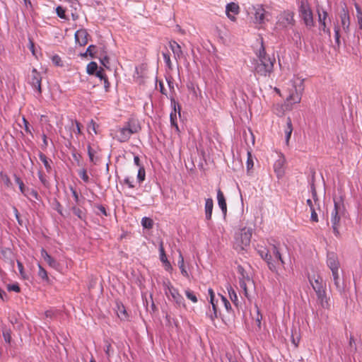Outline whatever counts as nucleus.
I'll return each mask as SVG.
<instances>
[{"label":"nucleus","mask_w":362,"mask_h":362,"mask_svg":"<svg viewBox=\"0 0 362 362\" xmlns=\"http://www.w3.org/2000/svg\"><path fill=\"white\" fill-rule=\"evenodd\" d=\"M258 60L255 66V71L257 74L262 76H269L273 72L274 65L276 62L274 57H269L265 51V48L262 46L257 54Z\"/></svg>","instance_id":"f257e3e1"},{"label":"nucleus","mask_w":362,"mask_h":362,"mask_svg":"<svg viewBox=\"0 0 362 362\" xmlns=\"http://www.w3.org/2000/svg\"><path fill=\"white\" fill-rule=\"evenodd\" d=\"M309 282L313 290L315 291L317 300L320 305L325 309H329V298L327 296L326 284L320 275L309 276Z\"/></svg>","instance_id":"f03ea898"},{"label":"nucleus","mask_w":362,"mask_h":362,"mask_svg":"<svg viewBox=\"0 0 362 362\" xmlns=\"http://www.w3.org/2000/svg\"><path fill=\"white\" fill-rule=\"evenodd\" d=\"M303 79L299 77H294L290 81L288 88V95L286 101L291 104L299 103L301 100L302 93L304 90Z\"/></svg>","instance_id":"7ed1b4c3"},{"label":"nucleus","mask_w":362,"mask_h":362,"mask_svg":"<svg viewBox=\"0 0 362 362\" xmlns=\"http://www.w3.org/2000/svg\"><path fill=\"white\" fill-rule=\"evenodd\" d=\"M252 235V229L248 227H244L235 234L233 243L234 248L238 251H243L250 246L251 238Z\"/></svg>","instance_id":"20e7f679"},{"label":"nucleus","mask_w":362,"mask_h":362,"mask_svg":"<svg viewBox=\"0 0 362 362\" xmlns=\"http://www.w3.org/2000/svg\"><path fill=\"white\" fill-rule=\"evenodd\" d=\"M252 10L253 11L254 23L260 26L265 24L266 22L269 21L272 18L271 13L266 10L264 6L262 4L252 6Z\"/></svg>","instance_id":"39448f33"},{"label":"nucleus","mask_w":362,"mask_h":362,"mask_svg":"<svg viewBox=\"0 0 362 362\" xmlns=\"http://www.w3.org/2000/svg\"><path fill=\"white\" fill-rule=\"evenodd\" d=\"M27 81L37 92V95L41 96L42 93V76L35 68H33L30 72L28 74Z\"/></svg>","instance_id":"423d86ee"},{"label":"nucleus","mask_w":362,"mask_h":362,"mask_svg":"<svg viewBox=\"0 0 362 362\" xmlns=\"http://www.w3.org/2000/svg\"><path fill=\"white\" fill-rule=\"evenodd\" d=\"M165 293L168 298L171 296L177 307L186 308L184 298L179 293L178 290L173 287L170 283L165 284Z\"/></svg>","instance_id":"0eeeda50"},{"label":"nucleus","mask_w":362,"mask_h":362,"mask_svg":"<svg viewBox=\"0 0 362 362\" xmlns=\"http://www.w3.org/2000/svg\"><path fill=\"white\" fill-rule=\"evenodd\" d=\"M294 23L293 13L288 11H284L277 17L276 28L282 30L293 25Z\"/></svg>","instance_id":"6e6552de"},{"label":"nucleus","mask_w":362,"mask_h":362,"mask_svg":"<svg viewBox=\"0 0 362 362\" xmlns=\"http://www.w3.org/2000/svg\"><path fill=\"white\" fill-rule=\"evenodd\" d=\"M300 16L303 20L305 25L308 28L314 27L315 22L313 19V14L310 6L307 2H302L300 6Z\"/></svg>","instance_id":"1a4fd4ad"},{"label":"nucleus","mask_w":362,"mask_h":362,"mask_svg":"<svg viewBox=\"0 0 362 362\" xmlns=\"http://www.w3.org/2000/svg\"><path fill=\"white\" fill-rule=\"evenodd\" d=\"M136 132V129L132 128L129 124L127 127L118 128L117 129H116L114 138L116 139L119 142H126L130 139L131 136L133 134Z\"/></svg>","instance_id":"9d476101"},{"label":"nucleus","mask_w":362,"mask_h":362,"mask_svg":"<svg viewBox=\"0 0 362 362\" xmlns=\"http://www.w3.org/2000/svg\"><path fill=\"white\" fill-rule=\"evenodd\" d=\"M340 206L334 202V207L331 213V223L334 234L338 237L339 236V225H340V216H339Z\"/></svg>","instance_id":"9b49d317"},{"label":"nucleus","mask_w":362,"mask_h":362,"mask_svg":"<svg viewBox=\"0 0 362 362\" xmlns=\"http://www.w3.org/2000/svg\"><path fill=\"white\" fill-rule=\"evenodd\" d=\"M318 15V22L320 25V30H322L324 33L327 34L329 37H331V31L327 25L328 13L325 10L317 9Z\"/></svg>","instance_id":"f8f14e48"},{"label":"nucleus","mask_w":362,"mask_h":362,"mask_svg":"<svg viewBox=\"0 0 362 362\" xmlns=\"http://www.w3.org/2000/svg\"><path fill=\"white\" fill-rule=\"evenodd\" d=\"M285 163V157L282 154L279 155L274 164V170L278 177H281L284 175Z\"/></svg>","instance_id":"ddd939ff"},{"label":"nucleus","mask_w":362,"mask_h":362,"mask_svg":"<svg viewBox=\"0 0 362 362\" xmlns=\"http://www.w3.org/2000/svg\"><path fill=\"white\" fill-rule=\"evenodd\" d=\"M240 12V7L238 4L234 2H230L226 6V13L228 18L232 21H235L236 18L235 15H238Z\"/></svg>","instance_id":"4468645a"},{"label":"nucleus","mask_w":362,"mask_h":362,"mask_svg":"<svg viewBox=\"0 0 362 362\" xmlns=\"http://www.w3.org/2000/svg\"><path fill=\"white\" fill-rule=\"evenodd\" d=\"M327 264L331 271L339 270L340 264L335 253L329 252L327 254Z\"/></svg>","instance_id":"2eb2a0df"},{"label":"nucleus","mask_w":362,"mask_h":362,"mask_svg":"<svg viewBox=\"0 0 362 362\" xmlns=\"http://www.w3.org/2000/svg\"><path fill=\"white\" fill-rule=\"evenodd\" d=\"M341 25L343 30L348 33L349 32L350 26V16L349 11L346 8H343L340 13Z\"/></svg>","instance_id":"dca6fc26"},{"label":"nucleus","mask_w":362,"mask_h":362,"mask_svg":"<svg viewBox=\"0 0 362 362\" xmlns=\"http://www.w3.org/2000/svg\"><path fill=\"white\" fill-rule=\"evenodd\" d=\"M88 33L85 29L78 30L75 33V40L80 46H85L88 43Z\"/></svg>","instance_id":"f3484780"},{"label":"nucleus","mask_w":362,"mask_h":362,"mask_svg":"<svg viewBox=\"0 0 362 362\" xmlns=\"http://www.w3.org/2000/svg\"><path fill=\"white\" fill-rule=\"evenodd\" d=\"M209 293L210 296V303L212 305V311L209 310V312L206 313V315L210 318L211 320L214 321L218 317L217 308L214 303L215 294L211 288L209 289Z\"/></svg>","instance_id":"a211bd4d"},{"label":"nucleus","mask_w":362,"mask_h":362,"mask_svg":"<svg viewBox=\"0 0 362 362\" xmlns=\"http://www.w3.org/2000/svg\"><path fill=\"white\" fill-rule=\"evenodd\" d=\"M169 47L174 54L175 60L177 62L180 60L183 54L180 45L177 42L173 40L169 42Z\"/></svg>","instance_id":"6ab92c4d"},{"label":"nucleus","mask_w":362,"mask_h":362,"mask_svg":"<svg viewBox=\"0 0 362 362\" xmlns=\"http://www.w3.org/2000/svg\"><path fill=\"white\" fill-rule=\"evenodd\" d=\"M269 250L272 257V262H280L282 265H284L285 262L277 247L273 245Z\"/></svg>","instance_id":"aec40b11"},{"label":"nucleus","mask_w":362,"mask_h":362,"mask_svg":"<svg viewBox=\"0 0 362 362\" xmlns=\"http://www.w3.org/2000/svg\"><path fill=\"white\" fill-rule=\"evenodd\" d=\"M217 200L218 204L221 208L223 214H226L227 212V204L224 194L221 189H218L217 190Z\"/></svg>","instance_id":"412c9836"},{"label":"nucleus","mask_w":362,"mask_h":362,"mask_svg":"<svg viewBox=\"0 0 362 362\" xmlns=\"http://www.w3.org/2000/svg\"><path fill=\"white\" fill-rule=\"evenodd\" d=\"M293 132V124L291 122V119L290 117H287L286 119V125L284 128V133L286 136V144L288 146L289 141Z\"/></svg>","instance_id":"4be33fe9"},{"label":"nucleus","mask_w":362,"mask_h":362,"mask_svg":"<svg viewBox=\"0 0 362 362\" xmlns=\"http://www.w3.org/2000/svg\"><path fill=\"white\" fill-rule=\"evenodd\" d=\"M260 255H261L262 258L264 259L267 262L269 268L272 271H274L275 266H274V264L272 262V254L270 253V250H267V251L262 250V251H260Z\"/></svg>","instance_id":"5701e85b"},{"label":"nucleus","mask_w":362,"mask_h":362,"mask_svg":"<svg viewBox=\"0 0 362 362\" xmlns=\"http://www.w3.org/2000/svg\"><path fill=\"white\" fill-rule=\"evenodd\" d=\"M170 103H171V107L173 109V111H172L170 113V119L177 120V112H178L179 115H180V110H181L180 105L173 98L170 99Z\"/></svg>","instance_id":"b1692460"},{"label":"nucleus","mask_w":362,"mask_h":362,"mask_svg":"<svg viewBox=\"0 0 362 362\" xmlns=\"http://www.w3.org/2000/svg\"><path fill=\"white\" fill-rule=\"evenodd\" d=\"M214 207V202L211 198L206 199L205 202V215L207 220H210L212 216V211Z\"/></svg>","instance_id":"393cba45"},{"label":"nucleus","mask_w":362,"mask_h":362,"mask_svg":"<svg viewBox=\"0 0 362 362\" xmlns=\"http://www.w3.org/2000/svg\"><path fill=\"white\" fill-rule=\"evenodd\" d=\"M291 109L292 107L289 106V104L286 105L285 108L284 105L277 104L274 106L273 110L276 115L282 116L284 114L285 110H290Z\"/></svg>","instance_id":"a878e982"},{"label":"nucleus","mask_w":362,"mask_h":362,"mask_svg":"<svg viewBox=\"0 0 362 362\" xmlns=\"http://www.w3.org/2000/svg\"><path fill=\"white\" fill-rule=\"evenodd\" d=\"M15 181L18 185L19 189L21 192L25 197H28V193L26 191H30V189L26 187L23 183V182L21 180V179L17 176L16 175H14Z\"/></svg>","instance_id":"bb28decb"},{"label":"nucleus","mask_w":362,"mask_h":362,"mask_svg":"<svg viewBox=\"0 0 362 362\" xmlns=\"http://www.w3.org/2000/svg\"><path fill=\"white\" fill-rule=\"evenodd\" d=\"M40 160L43 163L46 171L49 173L52 171L51 160L42 153H39Z\"/></svg>","instance_id":"cd10ccee"},{"label":"nucleus","mask_w":362,"mask_h":362,"mask_svg":"<svg viewBox=\"0 0 362 362\" xmlns=\"http://www.w3.org/2000/svg\"><path fill=\"white\" fill-rule=\"evenodd\" d=\"M252 284V281L249 277H247L245 279L240 280V286L243 289L244 292V295L245 297L249 298L247 284Z\"/></svg>","instance_id":"c85d7f7f"},{"label":"nucleus","mask_w":362,"mask_h":362,"mask_svg":"<svg viewBox=\"0 0 362 362\" xmlns=\"http://www.w3.org/2000/svg\"><path fill=\"white\" fill-rule=\"evenodd\" d=\"M227 290L229 294L230 299L235 305H237L238 298L236 292L234 291V289L232 288L230 285H228V286H227Z\"/></svg>","instance_id":"c756f323"},{"label":"nucleus","mask_w":362,"mask_h":362,"mask_svg":"<svg viewBox=\"0 0 362 362\" xmlns=\"http://www.w3.org/2000/svg\"><path fill=\"white\" fill-rule=\"evenodd\" d=\"M71 211L78 218L81 220H85L86 218V215L84 211H83L80 208L77 206H72Z\"/></svg>","instance_id":"7c9ffc66"},{"label":"nucleus","mask_w":362,"mask_h":362,"mask_svg":"<svg viewBox=\"0 0 362 362\" xmlns=\"http://www.w3.org/2000/svg\"><path fill=\"white\" fill-rule=\"evenodd\" d=\"M98 64L95 62H91L89 64H88L86 66V71L89 75H93L98 70Z\"/></svg>","instance_id":"2f4dec72"},{"label":"nucleus","mask_w":362,"mask_h":362,"mask_svg":"<svg viewBox=\"0 0 362 362\" xmlns=\"http://www.w3.org/2000/svg\"><path fill=\"white\" fill-rule=\"evenodd\" d=\"M355 8H356V18L358 20L359 28L362 29V11H361L359 5L356 3L355 4Z\"/></svg>","instance_id":"473e14b6"},{"label":"nucleus","mask_w":362,"mask_h":362,"mask_svg":"<svg viewBox=\"0 0 362 362\" xmlns=\"http://www.w3.org/2000/svg\"><path fill=\"white\" fill-rule=\"evenodd\" d=\"M178 265H179V267L181 270V273L186 277L188 276V273L187 272V270L185 269V264H184V258L182 255L181 253H180V259L178 261Z\"/></svg>","instance_id":"72a5a7b5"},{"label":"nucleus","mask_w":362,"mask_h":362,"mask_svg":"<svg viewBox=\"0 0 362 362\" xmlns=\"http://www.w3.org/2000/svg\"><path fill=\"white\" fill-rule=\"evenodd\" d=\"M332 274L334 285L336 286L337 289L341 291V286L339 284V270L332 271Z\"/></svg>","instance_id":"f704fd0d"},{"label":"nucleus","mask_w":362,"mask_h":362,"mask_svg":"<svg viewBox=\"0 0 362 362\" xmlns=\"http://www.w3.org/2000/svg\"><path fill=\"white\" fill-rule=\"evenodd\" d=\"M104 342H105V352L106 355L107 356V357H110L112 355V354L113 353L111 342L107 339H105L104 341Z\"/></svg>","instance_id":"c9c22d12"},{"label":"nucleus","mask_w":362,"mask_h":362,"mask_svg":"<svg viewBox=\"0 0 362 362\" xmlns=\"http://www.w3.org/2000/svg\"><path fill=\"white\" fill-rule=\"evenodd\" d=\"M38 268H39V271H38L39 277L41 278L42 279L47 281L49 280V277H48L46 270L40 264H38Z\"/></svg>","instance_id":"e433bc0d"},{"label":"nucleus","mask_w":362,"mask_h":362,"mask_svg":"<svg viewBox=\"0 0 362 362\" xmlns=\"http://www.w3.org/2000/svg\"><path fill=\"white\" fill-rule=\"evenodd\" d=\"M37 175H38V177H39L40 182H42V184L45 187H48L49 185V183L47 180V179L46 178V176L44 174V173L42 170H39L37 173Z\"/></svg>","instance_id":"4c0bfd02"},{"label":"nucleus","mask_w":362,"mask_h":362,"mask_svg":"<svg viewBox=\"0 0 362 362\" xmlns=\"http://www.w3.org/2000/svg\"><path fill=\"white\" fill-rule=\"evenodd\" d=\"M185 295H186V297L189 300H190L192 303H197L198 299L193 291H190L189 289H187L185 291Z\"/></svg>","instance_id":"58836bf2"},{"label":"nucleus","mask_w":362,"mask_h":362,"mask_svg":"<svg viewBox=\"0 0 362 362\" xmlns=\"http://www.w3.org/2000/svg\"><path fill=\"white\" fill-rule=\"evenodd\" d=\"M141 224L146 228H151L153 227V220L150 218L144 217L141 220Z\"/></svg>","instance_id":"ea45409f"},{"label":"nucleus","mask_w":362,"mask_h":362,"mask_svg":"<svg viewBox=\"0 0 362 362\" xmlns=\"http://www.w3.org/2000/svg\"><path fill=\"white\" fill-rule=\"evenodd\" d=\"M255 309L256 310L255 320H256L257 326L259 327H260V326H261V321L262 320V315L260 313L259 308V307L257 305H255Z\"/></svg>","instance_id":"a19ab883"},{"label":"nucleus","mask_w":362,"mask_h":362,"mask_svg":"<svg viewBox=\"0 0 362 362\" xmlns=\"http://www.w3.org/2000/svg\"><path fill=\"white\" fill-rule=\"evenodd\" d=\"M88 154L90 162L95 163L96 151L94 150L90 145L88 146Z\"/></svg>","instance_id":"79ce46f5"},{"label":"nucleus","mask_w":362,"mask_h":362,"mask_svg":"<svg viewBox=\"0 0 362 362\" xmlns=\"http://www.w3.org/2000/svg\"><path fill=\"white\" fill-rule=\"evenodd\" d=\"M254 166V161L250 151H247V169L250 170Z\"/></svg>","instance_id":"37998d69"},{"label":"nucleus","mask_w":362,"mask_h":362,"mask_svg":"<svg viewBox=\"0 0 362 362\" xmlns=\"http://www.w3.org/2000/svg\"><path fill=\"white\" fill-rule=\"evenodd\" d=\"M334 36H335V41L336 43L339 45L340 44V28L339 25L338 24H335L334 27Z\"/></svg>","instance_id":"c03bdc74"},{"label":"nucleus","mask_w":362,"mask_h":362,"mask_svg":"<svg viewBox=\"0 0 362 362\" xmlns=\"http://www.w3.org/2000/svg\"><path fill=\"white\" fill-rule=\"evenodd\" d=\"M52 62L57 66H63L62 58L57 54L52 56Z\"/></svg>","instance_id":"a18cd8bd"},{"label":"nucleus","mask_w":362,"mask_h":362,"mask_svg":"<svg viewBox=\"0 0 362 362\" xmlns=\"http://www.w3.org/2000/svg\"><path fill=\"white\" fill-rule=\"evenodd\" d=\"M145 176H146L145 169H144V168L141 167L139 169L138 175H137V178H138L139 181L140 182H143L145 180Z\"/></svg>","instance_id":"49530a36"},{"label":"nucleus","mask_w":362,"mask_h":362,"mask_svg":"<svg viewBox=\"0 0 362 362\" xmlns=\"http://www.w3.org/2000/svg\"><path fill=\"white\" fill-rule=\"evenodd\" d=\"M53 209L56 210L61 216H63L62 206L57 199L54 201Z\"/></svg>","instance_id":"de8ad7c7"},{"label":"nucleus","mask_w":362,"mask_h":362,"mask_svg":"<svg viewBox=\"0 0 362 362\" xmlns=\"http://www.w3.org/2000/svg\"><path fill=\"white\" fill-rule=\"evenodd\" d=\"M45 261L52 268L57 269L59 266V264L57 262V261L54 259L51 256H49Z\"/></svg>","instance_id":"09e8293b"},{"label":"nucleus","mask_w":362,"mask_h":362,"mask_svg":"<svg viewBox=\"0 0 362 362\" xmlns=\"http://www.w3.org/2000/svg\"><path fill=\"white\" fill-rule=\"evenodd\" d=\"M78 175L85 182H89V177L87 174V172L85 169H82L78 172Z\"/></svg>","instance_id":"8fccbe9b"},{"label":"nucleus","mask_w":362,"mask_h":362,"mask_svg":"<svg viewBox=\"0 0 362 362\" xmlns=\"http://www.w3.org/2000/svg\"><path fill=\"white\" fill-rule=\"evenodd\" d=\"M7 289L10 291H15L16 293H19L21 291V288L18 284H8L7 286Z\"/></svg>","instance_id":"3c124183"},{"label":"nucleus","mask_w":362,"mask_h":362,"mask_svg":"<svg viewBox=\"0 0 362 362\" xmlns=\"http://www.w3.org/2000/svg\"><path fill=\"white\" fill-rule=\"evenodd\" d=\"M163 59L169 69H172V63L170 55L168 53H163Z\"/></svg>","instance_id":"603ef678"},{"label":"nucleus","mask_w":362,"mask_h":362,"mask_svg":"<svg viewBox=\"0 0 362 362\" xmlns=\"http://www.w3.org/2000/svg\"><path fill=\"white\" fill-rule=\"evenodd\" d=\"M58 16L61 18L65 19V10L62 6H58L56 9Z\"/></svg>","instance_id":"864d4df0"},{"label":"nucleus","mask_w":362,"mask_h":362,"mask_svg":"<svg viewBox=\"0 0 362 362\" xmlns=\"http://www.w3.org/2000/svg\"><path fill=\"white\" fill-rule=\"evenodd\" d=\"M26 192L28 194V197H27L28 198H30V197H32L35 199H39V195L36 190H35L33 189H30V191H26Z\"/></svg>","instance_id":"5fc2aeb1"},{"label":"nucleus","mask_w":362,"mask_h":362,"mask_svg":"<svg viewBox=\"0 0 362 362\" xmlns=\"http://www.w3.org/2000/svg\"><path fill=\"white\" fill-rule=\"evenodd\" d=\"M95 48H96L95 46L90 45L87 48L86 54H89L91 57H95Z\"/></svg>","instance_id":"6e6d98bb"},{"label":"nucleus","mask_w":362,"mask_h":362,"mask_svg":"<svg viewBox=\"0 0 362 362\" xmlns=\"http://www.w3.org/2000/svg\"><path fill=\"white\" fill-rule=\"evenodd\" d=\"M95 74L100 80H103V79H104L105 78L107 77L106 75L104 73V70H103V68H100L99 70H97L96 72L95 73Z\"/></svg>","instance_id":"4d7b16f0"},{"label":"nucleus","mask_w":362,"mask_h":362,"mask_svg":"<svg viewBox=\"0 0 362 362\" xmlns=\"http://www.w3.org/2000/svg\"><path fill=\"white\" fill-rule=\"evenodd\" d=\"M97 127H98V125L93 119H91L88 125V129H92L95 132V134H97V131H96Z\"/></svg>","instance_id":"13d9d810"},{"label":"nucleus","mask_w":362,"mask_h":362,"mask_svg":"<svg viewBox=\"0 0 362 362\" xmlns=\"http://www.w3.org/2000/svg\"><path fill=\"white\" fill-rule=\"evenodd\" d=\"M17 266H18V269L20 274L23 278H25V272H24V267H23V264L21 262L17 261Z\"/></svg>","instance_id":"bf43d9fd"},{"label":"nucleus","mask_w":362,"mask_h":362,"mask_svg":"<svg viewBox=\"0 0 362 362\" xmlns=\"http://www.w3.org/2000/svg\"><path fill=\"white\" fill-rule=\"evenodd\" d=\"M3 337L6 342L10 343L11 340V335L9 331H4L3 332Z\"/></svg>","instance_id":"052dcab7"},{"label":"nucleus","mask_w":362,"mask_h":362,"mask_svg":"<svg viewBox=\"0 0 362 362\" xmlns=\"http://www.w3.org/2000/svg\"><path fill=\"white\" fill-rule=\"evenodd\" d=\"M311 211V221H314V222H317L318 221V216H317V214L315 211V208H312V210H310Z\"/></svg>","instance_id":"680f3d73"},{"label":"nucleus","mask_w":362,"mask_h":362,"mask_svg":"<svg viewBox=\"0 0 362 362\" xmlns=\"http://www.w3.org/2000/svg\"><path fill=\"white\" fill-rule=\"evenodd\" d=\"M100 63L105 66V67H108V64H109V58L107 57V56H105L103 58H100Z\"/></svg>","instance_id":"e2e57ef3"},{"label":"nucleus","mask_w":362,"mask_h":362,"mask_svg":"<svg viewBox=\"0 0 362 362\" xmlns=\"http://www.w3.org/2000/svg\"><path fill=\"white\" fill-rule=\"evenodd\" d=\"M23 122L24 124L25 131L28 134H31V130L30 129L28 122L24 117L23 118Z\"/></svg>","instance_id":"0e129e2a"},{"label":"nucleus","mask_w":362,"mask_h":362,"mask_svg":"<svg viewBox=\"0 0 362 362\" xmlns=\"http://www.w3.org/2000/svg\"><path fill=\"white\" fill-rule=\"evenodd\" d=\"M29 49L32 52L33 54L35 55V45L32 38H29Z\"/></svg>","instance_id":"69168bd1"},{"label":"nucleus","mask_w":362,"mask_h":362,"mask_svg":"<svg viewBox=\"0 0 362 362\" xmlns=\"http://www.w3.org/2000/svg\"><path fill=\"white\" fill-rule=\"evenodd\" d=\"M221 298H222V300L223 301L224 303V305L226 307V309L227 310H229L231 309V306H230V304L229 303V301L223 296H221Z\"/></svg>","instance_id":"338daca9"},{"label":"nucleus","mask_w":362,"mask_h":362,"mask_svg":"<svg viewBox=\"0 0 362 362\" xmlns=\"http://www.w3.org/2000/svg\"><path fill=\"white\" fill-rule=\"evenodd\" d=\"M97 208L103 215H104L105 216H107V211L103 205H98L97 206Z\"/></svg>","instance_id":"774afa93"}]
</instances>
